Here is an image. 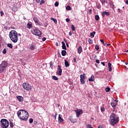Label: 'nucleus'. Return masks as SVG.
<instances>
[{"label":"nucleus","mask_w":128,"mask_h":128,"mask_svg":"<svg viewBox=\"0 0 128 128\" xmlns=\"http://www.w3.org/2000/svg\"><path fill=\"white\" fill-rule=\"evenodd\" d=\"M18 116L22 120H24V122H26L28 120V112L26 110H19L18 113Z\"/></svg>","instance_id":"obj_1"},{"label":"nucleus","mask_w":128,"mask_h":128,"mask_svg":"<svg viewBox=\"0 0 128 128\" xmlns=\"http://www.w3.org/2000/svg\"><path fill=\"white\" fill-rule=\"evenodd\" d=\"M9 36L13 42H18V32L15 30H12L9 33Z\"/></svg>","instance_id":"obj_2"},{"label":"nucleus","mask_w":128,"mask_h":128,"mask_svg":"<svg viewBox=\"0 0 128 128\" xmlns=\"http://www.w3.org/2000/svg\"><path fill=\"white\" fill-rule=\"evenodd\" d=\"M110 120L112 126H114L120 122V119H118V116H116V114L112 113L110 116Z\"/></svg>","instance_id":"obj_3"},{"label":"nucleus","mask_w":128,"mask_h":128,"mask_svg":"<svg viewBox=\"0 0 128 128\" xmlns=\"http://www.w3.org/2000/svg\"><path fill=\"white\" fill-rule=\"evenodd\" d=\"M8 62H2V64H0V74H2V72H4L6 70V69L8 66Z\"/></svg>","instance_id":"obj_4"},{"label":"nucleus","mask_w":128,"mask_h":128,"mask_svg":"<svg viewBox=\"0 0 128 128\" xmlns=\"http://www.w3.org/2000/svg\"><path fill=\"white\" fill-rule=\"evenodd\" d=\"M1 126L2 128H8L10 126V122L6 119H2L0 120Z\"/></svg>","instance_id":"obj_5"},{"label":"nucleus","mask_w":128,"mask_h":128,"mask_svg":"<svg viewBox=\"0 0 128 128\" xmlns=\"http://www.w3.org/2000/svg\"><path fill=\"white\" fill-rule=\"evenodd\" d=\"M31 32L33 34L37 36H39V38H40V36H42V32H40V30H38V29L36 28L32 29L31 30Z\"/></svg>","instance_id":"obj_6"},{"label":"nucleus","mask_w":128,"mask_h":128,"mask_svg":"<svg viewBox=\"0 0 128 128\" xmlns=\"http://www.w3.org/2000/svg\"><path fill=\"white\" fill-rule=\"evenodd\" d=\"M22 86L26 90H32V86H30V84L28 82L23 83Z\"/></svg>","instance_id":"obj_7"},{"label":"nucleus","mask_w":128,"mask_h":128,"mask_svg":"<svg viewBox=\"0 0 128 128\" xmlns=\"http://www.w3.org/2000/svg\"><path fill=\"white\" fill-rule=\"evenodd\" d=\"M80 78L81 84H86V74H81L80 76Z\"/></svg>","instance_id":"obj_8"},{"label":"nucleus","mask_w":128,"mask_h":128,"mask_svg":"<svg viewBox=\"0 0 128 128\" xmlns=\"http://www.w3.org/2000/svg\"><path fill=\"white\" fill-rule=\"evenodd\" d=\"M62 67H60V65H58V70L56 72V74L58 76H60L62 74Z\"/></svg>","instance_id":"obj_9"},{"label":"nucleus","mask_w":128,"mask_h":128,"mask_svg":"<svg viewBox=\"0 0 128 128\" xmlns=\"http://www.w3.org/2000/svg\"><path fill=\"white\" fill-rule=\"evenodd\" d=\"M118 100H114V99H113V100H112V102H111V106L112 108H116V105L118 104Z\"/></svg>","instance_id":"obj_10"},{"label":"nucleus","mask_w":128,"mask_h":128,"mask_svg":"<svg viewBox=\"0 0 128 128\" xmlns=\"http://www.w3.org/2000/svg\"><path fill=\"white\" fill-rule=\"evenodd\" d=\"M76 112V116L77 118H78V116H80V114H82L83 112L82 110H75Z\"/></svg>","instance_id":"obj_11"},{"label":"nucleus","mask_w":128,"mask_h":128,"mask_svg":"<svg viewBox=\"0 0 128 128\" xmlns=\"http://www.w3.org/2000/svg\"><path fill=\"white\" fill-rule=\"evenodd\" d=\"M62 116L60 114L58 115V122L59 124H62V122H64V119H62Z\"/></svg>","instance_id":"obj_12"},{"label":"nucleus","mask_w":128,"mask_h":128,"mask_svg":"<svg viewBox=\"0 0 128 128\" xmlns=\"http://www.w3.org/2000/svg\"><path fill=\"white\" fill-rule=\"evenodd\" d=\"M17 99L18 100V102H24V98L22 96H18L16 97Z\"/></svg>","instance_id":"obj_13"},{"label":"nucleus","mask_w":128,"mask_h":128,"mask_svg":"<svg viewBox=\"0 0 128 128\" xmlns=\"http://www.w3.org/2000/svg\"><path fill=\"white\" fill-rule=\"evenodd\" d=\"M36 49V44H32L30 45V50H34Z\"/></svg>","instance_id":"obj_14"},{"label":"nucleus","mask_w":128,"mask_h":128,"mask_svg":"<svg viewBox=\"0 0 128 128\" xmlns=\"http://www.w3.org/2000/svg\"><path fill=\"white\" fill-rule=\"evenodd\" d=\"M77 52L79 54H80L81 52H82V46H79V47L78 48Z\"/></svg>","instance_id":"obj_15"},{"label":"nucleus","mask_w":128,"mask_h":128,"mask_svg":"<svg viewBox=\"0 0 128 128\" xmlns=\"http://www.w3.org/2000/svg\"><path fill=\"white\" fill-rule=\"evenodd\" d=\"M27 28L29 30H30V28H32V23L30 22H28L27 24Z\"/></svg>","instance_id":"obj_16"},{"label":"nucleus","mask_w":128,"mask_h":128,"mask_svg":"<svg viewBox=\"0 0 128 128\" xmlns=\"http://www.w3.org/2000/svg\"><path fill=\"white\" fill-rule=\"evenodd\" d=\"M110 16V13L108 12L104 11L102 13V16L104 18L105 16Z\"/></svg>","instance_id":"obj_17"},{"label":"nucleus","mask_w":128,"mask_h":128,"mask_svg":"<svg viewBox=\"0 0 128 128\" xmlns=\"http://www.w3.org/2000/svg\"><path fill=\"white\" fill-rule=\"evenodd\" d=\"M33 20L36 24H40V20H38V18L36 17H34Z\"/></svg>","instance_id":"obj_18"},{"label":"nucleus","mask_w":128,"mask_h":128,"mask_svg":"<svg viewBox=\"0 0 128 128\" xmlns=\"http://www.w3.org/2000/svg\"><path fill=\"white\" fill-rule=\"evenodd\" d=\"M108 68L109 72H112V64L110 62H108Z\"/></svg>","instance_id":"obj_19"},{"label":"nucleus","mask_w":128,"mask_h":128,"mask_svg":"<svg viewBox=\"0 0 128 128\" xmlns=\"http://www.w3.org/2000/svg\"><path fill=\"white\" fill-rule=\"evenodd\" d=\"M12 12H18V6H14L12 8Z\"/></svg>","instance_id":"obj_20"},{"label":"nucleus","mask_w":128,"mask_h":128,"mask_svg":"<svg viewBox=\"0 0 128 128\" xmlns=\"http://www.w3.org/2000/svg\"><path fill=\"white\" fill-rule=\"evenodd\" d=\"M64 64L66 68H68V66H70V63H68V62L66 60H64Z\"/></svg>","instance_id":"obj_21"},{"label":"nucleus","mask_w":128,"mask_h":128,"mask_svg":"<svg viewBox=\"0 0 128 128\" xmlns=\"http://www.w3.org/2000/svg\"><path fill=\"white\" fill-rule=\"evenodd\" d=\"M94 76L92 75L90 78H89V82H94Z\"/></svg>","instance_id":"obj_22"},{"label":"nucleus","mask_w":128,"mask_h":128,"mask_svg":"<svg viewBox=\"0 0 128 128\" xmlns=\"http://www.w3.org/2000/svg\"><path fill=\"white\" fill-rule=\"evenodd\" d=\"M62 54L63 56H66V51L63 50L62 51Z\"/></svg>","instance_id":"obj_23"},{"label":"nucleus","mask_w":128,"mask_h":128,"mask_svg":"<svg viewBox=\"0 0 128 128\" xmlns=\"http://www.w3.org/2000/svg\"><path fill=\"white\" fill-rule=\"evenodd\" d=\"M51 20H53V22H54V24H58V20L54 18H50Z\"/></svg>","instance_id":"obj_24"},{"label":"nucleus","mask_w":128,"mask_h":128,"mask_svg":"<svg viewBox=\"0 0 128 128\" xmlns=\"http://www.w3.org/2000/svg\"><path fill=\"white\" fill-rule=\"evenodd\" d=\"M94 34H96V32L94 31L90 34V36H92V38H94Z\"/></svg>","instance_id":"obj_25"},{"label":"nucleus","mask_w":128,"mask_h":128,"mask_svg":"<svg viewBox=\"0 0 128 128\" xmlns=\"http://www.w3.org/2000/svg\"><path fill=\"white\" fill-rule=\"evenodd\" d=\"M52 78L54 80H58V78L54 76H52Z\"/></svg>","instance_id":"obj_26"},{"label":"nucleus","mask_w":128,"mask_h":128,"mask_svg":"<svg viewBox=\"0 0 128 128\" xmlns=\"http://www.w3.org/2000/svg\"><path fill=\"white\" fill-rule=\"evenodd\" d=\"M94 18L96 20H100V16L98 15L95 16Z\"/></svg>","instance_id":"obj_27"},{"label":"nucleus","mask_w":128,"mask_h":128,"mask_svg":"<svg viewBox=\"0 0 128 128\" xmlns=\"http://www.w3.org/2000/svg\"><path fill=\"white\" fill-rule=\"evenodd\" d=\"M71 28L73 31L76 30V27H74V24L71 25Z\"/></svg>","instance_id":"obj_28"},{"label":"nucleus","mask_w":128,"mask_h":128,"mask_svg":"<svg viewBox=\"0 0 128 128\" xmlns=\"http://www.w3.org/2000/svg\"><path fill=\"white\" fill-rule=\"evenodd\" d=\"M105 90H106V92H110V88L107 87L106 88Z\"/></svg>","instance_id":"obj_29"},{"label":"nucleus","mask_w":128,"mask_h":128,"mask_svg":"<svg viewBox=\"0 0 128 128\" xmlns=\"http://www.w3.org/2000/svg\"><path fill=\"white\" fill-rule=\"evenodd\" d=\"M69 120H70L71 122H73V124H74V122H76V121H74V119L72 118H69Z\"/></svg>","instance_id":"obj_30"},{"label":"nucleus","mask_w":128,"mask_h":128,"mask_svg":"<svg viewBox=\"0 0 128 128\" xmlns=\"http://www.w3.org/2000/svg\"><path fill=\"white\" fill-rule=\"evenodd\" d=\"M100 42L104 46H106V43H104V42L102 40H100Z\"/></svg>","instance_id":"obj_31"},{"label":"nucleus","mask_w":128,"mask_h":128,"mask_svg":"<svg viewBox=\"0 0 128 128\" xmlns=\"http://www.w3.org/2000/svg\"><path fill=\"white\" fill-rule=\"evenodd\" d=\"M66 10H72V8H70V6H68L66 7Z\"/></svg>","instance_id":"obj_32"},{"label":"nucleus","mask_w":128,"mask_h":128,"mask_svg":"<svg viewBox=\"0 0 128 128\" xmlns=\"http://www.w3.org/2000/svg\"><path fill=\"white\" fill-rule=\"evenodd\" d=\"M100 8H102L100 4H98L96 5V8H98V10H100Z\"/></svg>","instance_id":"obj_33"},{"label":"nucleus","mask_w":128,"mask_h":128,"mask_svg":"<svg viewBox=\"0 0 128 128\" xmlns=\"http://www.w3.org/2000/svg\"><path fill=\"white\" fill-rule=\"evenodd\" d=\"M88 42L90 44H92V40L90 38H89Z\"/></svg>","instance_id":"obj_34"},{"label":"nucleus","mask_w":128,"mask_h":128,"mask_svg":"<svg viewBox=\"0 0 128 128\" xmlns=\"http://www.w3.org/2000/svg\"><path fill=\"white\" fill-rule=\"evenodd\" d=\"M7 46H8V48H12V44H8Z\"/></svg>","instance_id":"obj_35"},{"label":"nucleus","mask_w":128,"mask_h":128,"mask_svg":"<svg viewBox=\"0 0 128 128\" xmlns=\"http://www.w3.org/2000/svg\"><path fill=\"white\" fill-rule=\"evenodd\" d=\"M50 68H54V64H52V62H50Z\"/></svg>","instance_id":"obj_36"},{"label":"nucleus","mask_w":128,"mask_h":128,"mask_svg":"<svg viewBox=\"0 0 128 128\" xmlns=\"http://www.w3.org/2000/svg\"><path fill=\"white\" fill-rule=\"evenodd\" d=\"M2 54H6V48H4L2 51Z\"/></svg>","instance_id":"obj_37"},{"label":"nucleus","mask_w":128,"mask_h":128,"mask_svg":"<svg viewBox=\"0 0 128 128\" xmlns=\"http://www.w3.org/2000/svg\"><path fill=\"white\" fill-rule=\"evenodd\" d=\"M95 48L96 50H100V46L98 45H96Z\"/></svg>","instance_id":"obj_38"},{"label":"nucleus","mask_w":128,"mask_h":128,"mask_svg":"<svg viewBox=\"0 0 128 128\" xmlns=\"http://www.w3.org/2000/svg\"><path fill=\"white\" fill-rule=\"evenodd\" d=\"M62 50H66V45H62Z\"/></svg>","instance_id":"obj_39"},{"label":"nucleus","mask_w":128,"mask_h":128,"mask_svg":"<svg viewBox=\"0 0 128 128\" xmlns=\"http://www.w3.org/2000/svg\"><path fill=\"white\" fill-rule=\"evenodd\" d=\"M10 128H12L14 126V124H12V122H10Z\"/></svg>","instance_id":"obj_40"},{"label":"nucleus","mask_w":128,"mask_h":128,"mask_svg":"<svg viewBox=\"0 0 128 128\" xmlns=\"http://www.w3.org/2000/svg\"><path fill=\"white\" fill-rule=\"evenodd\" d=\"M44 2H45L44 0H42L40 4V6H42V4H44Z\"/></svg>","instance_id":"obj_41"},{"label":"nucleus","mask_w":128,"mask_h":128,"mask_svg":"<svg viewBox=\"0 0 128 128\" xmlns=\"http://www.w3.org/2000/svg\"><path fill=\"white\" fill-rule=\"evenodd\" d=\"M29 122H30V124H32V122H34V119H32V118H30V120H29Z\"/></svg>","instance_id":"obj_42"},{"label":"nucleus","mask_w":128,"mask_h":128,"mask_svg":"<svg viewBox=\"0 0 128 128\" xmlns=\"http://www.w3.org/2000/svg\"><path fill=\"white\" fill-rule=\"evenodd\" d=\"M0 14L1 16H4V12H2V11H0Z\"/></svg>","instance_id":"obj_43"},{"label":"nucleus","mask_w":128,"mask_h":128,"mask_svg":"<svg viewBox=\"0 0 128 128\" xmlns=\"http://www.w3.org/2000/svg\"><path fill=\"white\" fill-rule=\"evenodd\" d=\"M64 41L65 42H66V46L67 48H68V46H69L68 43L66 42V39H64Z\"/></svg>","instance_id":"obj_44"},{"label":"nucleus","mask_w":128,"mask_h":128,"mask_svg":"<svg viewBox=\"0 0 128 128\" xmlns=\"http://www.w3.org/2000/svg\"><path fill=\"white\" fill-rule=\"evenodd\" d=\"M87 127L88 128H92V126L90 124H87Z\"/></svg>","instance_id":"obj_45"},{"label":"nucleus","mask_w":128,"mask_h":128,"mask_svg":"<svg viewBox=\"0 0 128 128\" xmlns=\"http://www.w3.org/2000/svg\"><path fill=\"white\" fill-rule=\"evenodd\" d=\"M55 6H58V2H56L54 4Z\"/></svg>","instance_id":"obj_46"},{"label":"nucleus","mask_w":128,"mask_h":128,"mask_svg":"<svg viewBox=\"0 0 128 128\" xmlns=\"http://www.w3.org/2000/svg\"><path fill=\"white\" fill-rule=\"evenodd\" d=\"M66 22H70V18H66Z\"/></svg>","instance_id":"obj_47"},{"label":"nucleus","mask_w":128,"mask_h":128,"mask_svg":"<svg viewBox=\"0 0 128 128\" xmlns=\"http://www.w3.org/2000/svg\"><path fill=\"white\" fill-rule=\"evenodd\" d=\"M92 10H89L88 11V14H92Z\"/></svg>","instance_id":"obj_48"},{"label":"nucleus","mask_w":128,"mask_h":128,"mask_svg":"<svg viewBox=\"0 0 128 128\" xmlns=\"http://www.w3.org/2000/svg\"><path fill=\"white\" fill-rule=\"evenodd\" d=\"M104 110H105V109L104 108H100L101 112H104Z\"/></svg>","instance_id":"obj_49"},{"label":"nucleus","mask_w":128,"mask_h":128,"mask_svg":"<svg viewBox=\"0 0 128 128\" xmlns=\"http://www.w3.org/2000/svg\"><path fill=\"white\" fill-rule=\"evenodd\" d=\"M52 116H54L55 120H56V114L55 116H54V114H52Z\"/></svg>","instance_id":"obj_50"},{"label":"nucleus","mask_w":128,"mask_h":128,"mask_svg":"<svg viewBox=\"0 0 128 128\" xmlns=\"http://www.w3.org/2000/svg\"><path fill=\"white\" fill-rule=\"evenodd\" d=\"M46 40V38H42V42H45V40Z\"/></svg>","instance_id":"obj_51"},{"label":"nucleus","mask_w":128,"mask_h":128,"mask_svg":"<svg viewBox=\"0 0 128 128\" xmlns=\"http://www.w3.org/2000/svg\"><path fill=\"white\" fill-rule=\"evenodd\" d=\"M101 64H102V66H106V64L104 63V62H101Z\"/></svg>","instance_id":"obj_52"},{"label":"nucleus","mask_w":128,"mask_h":128,"mask_svg":"<svg viewBox=\"0 0 128 128\" xmlns=\"http://www.w3.org/2000/svg\"><path fill=\"white\" fill-rule=\"evenodd\" d=\"M96 62L97 64H100V60H96Z\"/></svg>","instance_id":"obj_53"},{"label":"nucleus","mask_w":128,"mask_h":128,"mask_svg":"<svg viewBox=\"0 0 128 128\" xmlns=\"http://www.w3.org/2000/svg\"><path fill=\"white\" fill-rule=\"evenodd\" d=\"M74 62L76 63V58H74Z\"/></svg>","instance_id":"obj_54"},{"label":"nucleus","mask_w":128,"mask_h":128,"mask_svg":"<svg viewBox=\"0 0 128 128\" xmlns=\"http://www.w3.org/2000/svg\"><path fill=\"white\" fill-rule=\"evenodd\" d=\"M102 2L104 4L106 3V0H102Z\"/></svg>","instance_id":"obj_55"},{"label":"nucleus","mask_w":128,"mask_h":128,"mask_svg":"<svg viewBox=\"0 0 128 128\" xmlns=\"http://www.w3.org/2000/svg\"><path fill=\"white\" fill-rule=\"evenodd\" d=\"M38 124V120H36V121L34 120V124Z\"/></svg>","instance_id":"obj_56"},{"label":"nucleus","mask_w":128,"mask_h":128,"mask_svg":"<svg viewBox=\"0 0 128 128\" xmlns=\"http://www.w3.org/2000/svg\"><path fill=\"white\" fill-rule=\"evenodd\" d=\"M98 128H103L102 125H100Z\"/></svg>","instance_id":"obj_57"},{"label":"nucleus","mask_w":128,"mask_h":128,"mask_svg":"<svg viewBox=\"0 0 128 128\" xmlns=\"http://www.w3.org/2000/svg\"><path fill=\"white\" fill-rule=\"evenodd\" d=\"M69 34V36H71L72 34V32L71 31L69 32V34Z\"/></svg>","instance_id":"obj_58"},{"label":"nucleus","mask_w":128,"mask_h":128,"mask_svg":"<svg viewBox=\"0 0 128 128\" xmlns=\"http://www.w3.org/2000/svg\"><path fill=\"white\" fill-rule=\"evenodd\" d=\"M62 46H66V44L64 42H62Z\"/></svg>","instance_id":"obj_59"},{"label":"nucleus","mask_w":128,"mask_h":128,"mask_svg":"<svg viewBox=\"0 0 128 128\" xmlns=\"http://www.w3.org/2000/svg\"><path fill=\"white\" fill-rule=\"evenodd\" d=\"M56 46H58V42H56Z\"/></svg>","instance_id":"obj_60"},{"label":"nucleus","mask_w":128,"mask_h":128,"mask_svg":"<svg viewBox=\"0 0 128 128\" xmlns=\"http://www.w3.org/2000/svg\"><path fill=\"white\" fill-rule=\"evenodd\" d=\"M40 2V0H36V2L38 3Z\"/></svg>","instance_id":"obj_61"},{"label":"nucleus","mask_w":128,"mask_h":128,"mask_svg":"<svg viewBox=\"0 0 128 128\" xmlns=\"http://www.w3.org/2000/svg\"><path fill=\"white\" fill-rule=\"evenodd\" d=\"M126 4H128V0H126Z\"/></svg>","instance_id":"obj_62"},{"label":"nucleus","mask_w":128,"mask_h":128,"mask_svg":"<svg viewBox=\"0 0 128 128\" xmlns=\"http://www.w3.org/2000/svg\"><path fill=\"white\" fill-rule=\"evenodd\" d=\"M118 12H120V9L118 8Z\"/></svg>","instance_id":"obj_63"},{"label":"nucleus","mask_w":128,"mask_h":128,"mask_svg":"<svg viewBox=\"0 0 128 128\" xmlns=\"http://www.w3.org/2000/svg\"><path fill=\"white\" fill-rule=\"evenodd\" d=\"M126 66H128V62H126Z\"/></svg>","instance_id":"obj_64"}]
</instances>
